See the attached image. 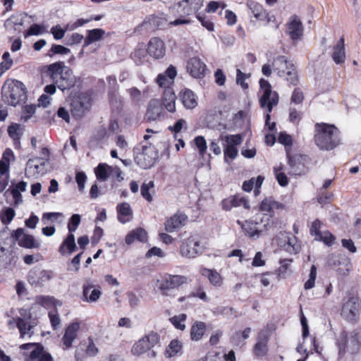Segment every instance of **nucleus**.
Masks as SVG:
<instances>
[{
  "label": "nucleus",
  "instance_id": "1",
  "mask_svg": "<svg viewBox=\"0 0 361 361\" xmlns=\"http://www.w3.org/2000/svg\"><path fill=\"white\" fill-rule=\"evenodd\" d=\"M286 205L276 201L272 197L264 198L259 205V212L244 221H237L244 235L251 239H257L269 231L274 224L275 210H283Z\"/></svg>",
  "mask_w": 361,
  "mask_h": 361
},
{
  "label": "nucleus",
  "instance_id": "2",
  "mask_svg": "<svg viewBox=\"0 0 361 361\" xmlns=\"http://www.w3.org/2000/svg\"><path fill=\"white\" fill-rule=\"evenodd\" d=\"M314 140L320 149L333 150L341 144V131L334 124L317 123L314 125Z\"/></svg>",
  "mask_w": 361,
  "mask_h": 361
},
{
  "label": "nucleus",
  "instance_id": "3",
  "mask_svg": "<svg viewBox=\"0 0 361 361\" xmlns=\"http://www.w3.org/2000/svg\"><path fill=\"white\" fill-rule=\"evenodd\" d=\"M260 91L262 94L259 98V104L262 108H265L267 114L265 115V127L269 131L276 130V123L271 122V115L273 108L276 106L279 102V95L276 91L272 90L269 82L264 78L259 81Z\"/></svg>",
  "mask_w": 361,
  "mask_h": 361
},
{
  "label": "nucleus",
  "instance_id": "4",
  "mask_svg": "<svg viewBox=\"0 0 361 361\" xmlns=\"http://www.w3.org/2000/svg\"><path fill=\"white\" fill-rule=\"evenodd\" d=\"M2 101L8 105L16 106L27 100V91L24 84L17 80H7L1 87Z\"/></svg>",
  "mask_w": 361,
  "mask_h": 361
},
{
  "label": "nucleus",
  "instance_id": "5",
  "mask_svg": "<svg viewBox=\"0 0 361 361\" xmlns=\"http://www.w3.org/2000/svg\"><path fill=\"white\" fill-rule=\"evenodd\" d=\"M274 73L280 78H284L290 85L296 86L299 82L298 71L295 65L285 56H277L271 63Z\"/></svg>",
  "mask_w": 361,
  "mask_h": 361
},
{
  "label": "nucleus",
  "instance_id": "6",
  "mask_svg": "<svg viewBox=\"0 0 361 361\" xmlns=\"http://www.w3.org/2000/svg\"><path fill=\"white\" fill-rule=\"evenodd\" d=\"M204 0H182L176 4L177 12L180 18L170 22V25L177 26L179 25L190 24L191 20L187 17L193 14L197 15L199 10L203 6Z\"/></svg>",
  "mask_w": 361,
  "mask_h": 361
},
{
  "label": "nucleus",
  "instance_id": "7",
  "mask_svg": "<svg viewBox=\"0 0 361 361\" xmlns=\"http://www.w3.org/2000/svg\"><path fill=\"white\" fill-rule=\"evenodd\" d=\"M159 334L157 332L151 331L135 343L131 348V353L134 355L140 356L147 352H149V356L155 357L157 353L152 349L159 344Z\"/></svg>",
  "mask_w": 361,
  "mask_h": 361
},
{
  "label": "nucleus",
  "instance_id": "8",
  "mask_svg": "<svg viewBox=\"0 0 361 361\" xmlns=\"http://www.w3.org/2000/svg\"><path fill=\"white\" fill-rule=\"evenodd\" d=\"M361 300L353 293H348L341 307V316L348 322L355 324L359 320Z\"/></svg>",
  "mask_w": 361,
  "mask_h": 361
},
{
  "label": "nucleus",
  "instance_id": "9",
  "mask_svg": "<svg viewBox=\"0 0 361 361\" xmlns=\"http://www.w3.org/2000/svg\"><path fill=\"white\" fill-rule=\"evenodd\" d=\"M99 352L92 336L81 340L75 346L74 359L75 361H85L87 357H96Z\"/></svg>",
  "mask_w": 361,
  "mask_h": 361
},
{
  "label": "nucleus",
  "instance_id": "10",
  "mask_svg": "<svg viewBox=\"0 0 361 361\" xmlns=\"http://www.w3.org/2000/svg\"><path fill=\"white\" fill-rule=\"evenodd\" d=\"M158 158V153L152 144L143 145L141 152H137L134 160L137 165L142 169H149L153 166Z\"/></svg>",
  "mask_w": 361,
  "mask_h": 361
},
{
  "label": "nucleus",
  "instance_id": "11",
  "mask_svg": "<svg viewBox=\"0 0 361 361\" xmlns=\"http://www.w3.org/2000/svg\"><path fill=\"white\" fill-rule=\"evenodd\" d=\"M188 278L182 275L166 274L157 281V286L164 295H168L170 290L178 288L187 283Z\"/></svg>",
  "mask_w": 361,
  "mask_h": 361
},
{
  "label": "nucleus",
  "instance_id": "12",
  "mask_svg": "<svg viewBox=\"0 0 361 361\" xmlns=\"http://www.w3.org/2000/svg\"><path fill=\"white\" fill-rule=\"evenodd\" d=\"M20 314L23 317H16L8 321V325L16 324L20 334V338H25V335L30 334V331L37 325L35 322H28L32 318V314L26 310H19Z\"/></svg>",
  "mask_w": 361,
  "mask_h": 361
},
{
  "label": "nucleus",
  "instance_id": "13",
  "mask_svg": "<svg viewBox=\"0 0 361 361\" xmlns=\"http://www.w3.org/2000/svg\"><path fill=\"white\" fill-rule=\"evenodd\" d=\"M288 165L289 166L288 173L293 176L304 175L307 169L306 163L308 157L305 154H295L291 155L287 152Z\"/></svg>",
  "mask_w": 361,
  "mask_h": 361
},
{
  "label": "nucleus",
  "instance_id": "14",
  "mask_svg": "<svg viewBox=\"0 0 361 361\" xmlns=\"http://www.w3.org/2000/svg\"><path fill=\"white\" fill-rule=\"evenodd\" d=\"M91 106V99L85 93L75 97L71 104V112L75 118H82Z\"/></svg>",
  "mask_w": 361,
  "mask_h": 361
},
{
  "label": "nucleus",
  "instance_id": "15",
  "mask_svg": "<svg viewBox=\"0 0 361 361\" xmlns=\"http://www.w3.org/2000/svg\"><path fill=\"white\" fill-rule=\"evenodd\" d=\"M81 324L82 322L76 319L66 327L61 338V348L63 350H68L73 347V342L78 337Z\"/></svg>",
  "mask_w": 361,
  "mask_h": 361
},
{
  "label": "nucleus",
  "instance_id": "16",
  "mask_svg": "<svg viewBox=\"0 0 361 361\" xmlns=\"http://www.w3.org/2000/svg\"><path fill=\"white\" fill-rule=\"evenodd\" d=\"M180 252L183 257L195 258L202 253L200 243L193 236L185 239L180 245Z\"/></svg>",
  "mask_w": 361,
  "mask_h": 361
},
{
  "label": "nucleus",
  "instance_id": "17",
  "mask_svg": "<svg viewBox=\"0 0 361 361\" xmlns=\"http://www.w3.org/2000/svg\"><path fill=\"white\" fill-rule=\"evenodd\" d=\"M67 67L63 61H56L42 67L43 77L49 78V81L56 84Z\"/></svg>",
  "mask_w": 361,
  "mask_h": 361
},
{
  "label": "nucleus",
  "instance_id": "18",
  "mask_svg": "<svg viewBox=\"0 0 361 361\" xmlns=\"http://www.w3.org/2000/svg\"><path fill=\"white\" fill-rule=\"evenodd\" d=\"M32 347H35V349L31 351L30 354V360H37V361H54L51 355L44 350L41 343H28L20 345L22 350H29Z\"/></svg>",
  "mask_w": 361,
  "mask_h": 361
},
{
  "label": "nucleus",
  "instance_id": "19",
  "mask_svg": "<svg viewBox=\"0 0 361 361\" xmlns=\"http://www.w3.org/2000/svg\"><path fill=\"white\" fill-rule=\"evenodd\" d=\"M177 75L175 66L170 65L163 73H159L156 78V82L159 87L164 90L173 89L174 79Z\"/></svg>",
  "mask_w": 361,
  "mask_h": 361
},
{
  "label": "nucleus",
  "instance_id": "20",
  "mask_svg": "<svg viewBox=\"0 0 361 361\" xmlns=\"http://www.w3.org/2000/svg\"><path fill=\"white\" fill-rule=\"evenodd\" d=\"M304 27L300 18L293 15L286 23V33L293 41L298 40L303 35Z\"/></svg>",
  "mask_w": 361,
  "mask_h": 361
},
{
  "label": "nucleus",
  "instance_id": "21",
  "mask_svg": "<svg viewBox=\"0 0 361 361\" xmlns=\"http://www.w3.org/2000/svg\"><path fill=\"white\" fill-rule=\"evenodd\" d=\"M243 206L245 209H249L250 204L248 200L243 196L239 194L230 195L224 198L221 202V209L226 212L230 211L233 207H238Z\"/></svg>",
  "mask_w": 361,
  "mask_h": 361
},
{
  "label": "nucleus",
  "instance_id": "22",
  "mask_svg": "<svg viewBox=\"0 0 361 361\" xmlns=\"http://www.w3.org/2000/svg\"><path fill=\"white\" fill-rule=\"evenodd\" d=\"M187 71L195 78H202L205 75L207 66L198 57L190 58L187 63Z\"/></svg>",
  "mask_w": 361,
  "mask_h": 361
},
{
  "label": "nucleus",
  "instance_id": "23",
  "mask_svg": "<svg viewBox=\"0 0 361 361\" xmlns=\"http://www.w3.org/2000/svg\"><path fill=\"white\" fill-rule=\"evenodd\" d=\"M102 295L100 287L95 288L90 281H85L82 285V300L87 302H97Z\"/></svg>",
  "mask_w": 361,
  "mask_h": 361
},
{
  "label": "nucleus",
  "instance_id": "24",
  "mask_svg": "<svg viewBox=\"0 0 361 361\" xmlns=\"http://www.w3.org/2000/svg\"><path fill=\"white\" fill-rule=\"evenodd\" d=\"M147 51L149 56L159 59L165 55L166 48L164 42L159 37H152L148 42Z\"/></svg>",
  "mask_w": 361,
  "mask_h": 361
},
{
  "label": "nucleus",
  "instance_id": "25",
  "mask_svg": "<svg viewBox=\"0 0 361 361\" xmlns=\"http://www.w3.org/2000/svg\"><path fill=\"white\" fill-rule=\"evenodd\" d=\"M76 82L77 78L73 75L72 70L67 67L56 84L59 90L64 92L73 87Z\"/></svg>",
  "mask_w": 361,
  "mask_h": 361
},
{
  "label": "nucleus",
  "instance_id": "26",
  "mask_svg": "<svg viewBox=\"0 0 361 361\" xmlns=\"http://www.w3.org/2000/svg\"><path fill=\"white\" fill-rule=\"evenodd\" d=\"M247 6L253 17L259 21H265L267 23L275 19L274 16H270L263 6L255 1H250Z\"/></svg>",
  "mask_w": 361,
  "mask_h": 361
},
{
  "label": "nucleus",
  "instance_id": "27",
  "mask_svg": "<svg viewBox=\"0 0 361 361\" xmlns=\"http://www.w3.org/2000/svg\"><path fill=\"white\" fill-rule=\"evenodd\" d=\"M187 221L188 216L185 214L176 213L166 221L165 230L169 233H173L176 229L185 226Z\"/></svg>",
  "mask_w": 361,
  "mask_h": 361
},
{
  "label": "nucleus",
  "instance_id": "28",
  "mask_svg": "<svg viewBox=\"0 0 361 361\" xmlns=\"http://www.w3.org/2000/svg\"><path fill=\"white\" fill-rule=\"evenodd\" d=\"M178 98L187 109H193L197 106V97L188 88L181 90L178 93Z\"/></svg>",
  "mask_w": 361,
  "mask_h": 361
},
{
  "label": "nucleus",
  "instance_id": "29",
  "mask_svg": "<svg viewBox=\"0 0 361 361\" xmlns=\"http://www.w3.org/2000/svg\"><path fill=\"white\" fill-rule=\"evenodd\" d=\"M23 131L24 129L22 126L17 123H12L8 127V135L12 139L16 149H19L21 147L20 139L23 135Z\"/></svg>",
  "mask_w": 361,
  "mask_h": 361
},
{
  "label": "nucleus",
  "instance_id": "30",
  "mask_svg": "<svg viewBox=\"0 0 361 361\" xmlns=\"http://www.w3.org/2000/svg\"><path fill=\"white\" fill-rule=\"evenodd\" d=\"M269 337L267 335L259 334L257 343L253 348V353L256 357H262L267 355L268 352L267 343Z\"/></svg>",
  "mask_w": 361,
  "mask_h": 361
},
{
  "label": "nucleus",
  "instance_id": "31",
  "mask_svg": "<svg viewBox=\"0 0 361 361\" xmlns=\"http://www.w3.org/2000/svg\"><path fill=\"white\" fill-rule=\"evenodd\" d=\"M176 96L173 89L164 90L161 97V104L170 113L176 111Z\"/></svg>",
  "mask_w": 361,
  "mask_h": 361
},
{
  "label": "nucleus",
  "instance_id": "32",
  "mask_svg": "<svg viewBox=\"0 0 361 361\" xmlns=\"http://www.w3.org/2000/svg\"><path fill=\"white\" fill-rule=\"evenodd\" d=\"M207 331V324L204 322L195 321L192 323L190 330V337L192 341H199Z\"/></svg>",
  "mask_w": 361,
  "mask_h": 361
},
{
  "label": "nucleus",
  "instance_id": "33",
  "mask_svg": "<svg viewBox=\"0 0 361 361\" xmlns=\"http://www.w3.org/2000/svg\"><path fill=\"white\" fill-rule=\"evenodd\" d=\"M49 279V276L44 270H31L27 275V281L32 286H41L42 283Z\"/></svg>",
  "mask_w": 361,
  "mask_h": 361
},
{
  "label": "nucleus",
  "instance_id": "34",
  "mask_svg": "<svg viewBox=\"0 0 361 361\" xmlns=\"http://www.w3.org/2000/svg\"><path fill=\"white\" fill-rule=\"evenodd\" d=\"M117 218L119 222L125 224L133 219V211L128 202H122L116 207Z\"/></svg>",
  "mask_w": 361,
  "mask_h": 361
},
{
  "label": "nucleus",
  "instance_id": "35",
  "mask_svg": "<svg viewBox=\"0 0 361 361\" xmlns=\"http://www.w3.org/2000/svg\"><path fill=\"white\" fill-rule=\"evenodd\" d=\"M135 240L145 243L147 240V233L142 228H137L127 234L125 242L127 245H131Z\"/></svg>",
  "mask_w": 361,
  "mask_h": 361
},
{
  "label": "nucleus",
  "instance_id": "36",
  "mask_svg": "<svg viewBox=\"0 0 361 361\" xmlns=\"http://www.w3.org/2000/svg\"><path fill=\"white\" fill-rule=\"evenodd\" d=\"M76 248L75 236L73 233H69L61 244L59 252L61 255H71L76 250Z\"/></svg>",
  "mask_w": 361,
  "mask_h": 361
},
{
  "label": "nucleus",
  "instance_id": "37",
  "mask_svg": "<svg viewBox=\"0 0 361 361\" xmlns=\"http://www.w3.org/2000/svg\"><path fill=\"white\" fill-rule=\"evenodd\" d=\"M188 298H198L204 302H209L210 300L205 291L204 284L200 280L197 281L195 286L188 294Z\"/></svg>",
  "mask_w": 361,
  "mask_h": 361
},
{
  "label": "nucleus",
  "instance_id": "38",
  "mask_svg": "<svg viewBox=\"0 0 361 361\" xmlns=\"http://www.w3.org/2000/svg\"><path fill=\"white\" fill-rule=\"evenodd\" d=\"M162 113L161 106L158 100H152L147 107L146 111V116L148 121H156L158 119Z\"/></svg>",
  "mask_w": 361,
  "mask_h": 361
},
{
  "label": "nucleus",
  "instance_id": "39",
  "mask_svg": "<svg viewBox=\"0 0 361 361\" xmlns=\"http://www.w3.org/2000/svg\"><path fill=\"white\" fill-rule=\"evenodd\" d=\"M284 250L290 254H297L300 250V245L298 242V238L289 233L286 237V242L283 245Z\"/></svg>",
  "mask_w": 361,
  "mask_h": 361
},
{
  "label": "nucleus",
  "instance_id": "40",
  "mask_svg": "<svg viewBox=\"0 0 361 361\" xmlns=\"http://www.w3.org/2000/svg\"><path fill=\"white\" fill-rule=\"evenodd\" d=\"M332 59L337 64L343 63L345 59L344 38L342 37L334 47Z\"/></svg>",
  "mask_w": 361,
  "mask_h": 361
},
{
  "label": "nucleus",
  "instance_id": "41",
  "mask_svg": "<svg viewBox=\"0 0 361 361\" xmlns=\"http://www.w3.org/2000/svg\"><path fill=\"white\" fill-rule=\"evenodd\" d=\"M105 31L101 28H95L87 31V35L84 39V47H87L92 43L99 41L102 38Z\"/></svg>",
  "mask_w": 361,
  "mask_h": 361
},
{
  "label": "nucleus",
  "instance_id": "42",
  "mask_svg": "<svg viewBox=\"0 0 361 361\" xmlns=\"http://www.w3.org/2000/svg\"><path fill=\"white\" fill-rule=\"evenodd\" d=\"M202 274L207 276L210 283L215 287H220L223 284V278L216 270L204 269Z\"/></svg>",
  "mask_w": 361,
  "mask_h": 361
},
{
  "label": "nucleus",
  "instance_id": "43",
  "mask_svg": "<svg viewBox=\"0 0 361 361\" xmlns=\"http://www.w3.org/2000/svg\"><path fill=\"white\" fill-rule=\"evenodd\" d=\"M112 167L106 164L100 163L94 169L96 177L99 180H106L110 176Z\"/></svg>",
  "mask_w": 361,
  "mask_h": 361
},
{
  "label": "nucleus",
  "instance_id": "44",
  "mask_svg": "<svg viewBox=\"0 0 361 361\" xmlns=\"http://www.w3.org/2000/svg\"><path fill=\"white\" fill-rule=\"evenodd\" d=\"M183 348L182 343L178 339H173L165 350V355L167 357H172L181 352Z\"/></svg>",
  "mask_w": 361,
  "mask_h": 361
},
{
  "label": "nucleus",
  "instance_id": "45",
  "mask_svg": "<svg viewBox=\"0 0 361 361\" xmlns=\"http://www.w3.org/2000/svg\"><path fill=\"white\" fill-rule=\"evenodd\" d=\"M348 343V334L346 331H342L336 339V345L338 346L339 354H345Z\"/></svg>",
  "mask_w": 361,
  "mask_h": 361
},
{
  "label": "nucleus",
  "instance_id": "46",
  "mask_svg": "<svg viewBox=\"0 0 361 361\" xmlns=\"http://www.w3.org/2000/svg\"><path fill=\"white\" fill-rule=\"evenodd\" d=\"M18 245L22 247L31 249L39 247V244L36 242L35 238L32 235L25 234L23 235V238L19 240Z\"/></svg>",
  "mask_w": 361,
  "mask_h": 361
},
{
  "label": "nucleus",
  "instance_id": "47",
  "mask_svg": "<svg viewBox=\"0 0 361 361\" xmlns=\"http://www.w3.org/2000/svg\"><path fill=\"white\" fill-rule=\"evenodd\" d=\"M283 169V166L281 164L274 168V172L279 184L282 187H286L288 184V178L286 173L282 171Z\"/></svg>",
  "mask_w": 361,
  "mask_h": 361
},
{
  "label": "nucleus",
  "instance_id": "48",
  "mask_svg": "<svg viewBox=\"0 0 361 361\" xmlns=\"http://www.w3.org/2000/svg\"><path fill=\"white\" fill-rule=\"evenodd\" d=\"M71 53L70 49L61 44H53L48 51L47 56L51 58L56 54L66 55Z\"/></svg>",
  "mask_w": 361,
  "mask_h": 361
},
{
  "label": "nucleus",
  "instance_id": "49",
  "mask_svg": "<svg viewBox=\"0 0 361 361\" xmlns=\"http://www.w3.org/2000/svg\"><path fill=\"white\" fill-rule=\"evenodd\" d=\"M15 211L11 207H8L0 212V219L3 224L7 225L11 222L15 216Z\"/></svg>",
  "mask_w": 361,
  "mask_h": 361
},
{
  "label": "nucleus",
  "instance_id": "50",
  "mask_svg": "<svg viewBox=\"0 0 361 361\" xmlns=\"http://www.w3.org/2000/svg\"><path fill=\"white\" fill-rule=\"evenodd\" d=\"M250 77V73H244L240 69L236 70V83L240 85L244 90H247L249 85L245 80Z\"/></svg>",
  "mask_w": 361,
  "mask_h": 361
},
{
  "label": "nucleus",
  "instance_id": "51",
  "mask_svg": "<svg viewBox=\"0 0 361 361\" xmlns=\"http://www.w3.org/2000/svg\"><path fill=\"white\" fill-rule=\"evenodd\" d=\"M106 80L110 85L111 89L109 90L108 95L109 101L111 102L114 97H116V93L118 90V85L117 84L116 78L114 75H109L106 78Z\"/></svg>",
  "mask_w": 361,
  "mask_h": 361
},
{
  "label": "nucleus",
  "instance_id": "52",
  "mask_svg": "<svg viewBox=\"0 0 361 361\" xmlns=\"http://www.w3.org/2000/svg\"><path fill=\"white\" fill-rule=\"evenodd\" d=\"M186 317V314H181L171 317L169 320L176 329L183 331L185 329V325L183 322L185 321Z\"/></svg>",
  "mask_w": 361,
  "mask_h": 361
},
{
  "label": "nucleus",
  "instance_id": "53",
  "mask_svg": "<svg viewBox=\"0 0 361 361\" xmlns=\"http://www.w3.org/2000/svg\"><path fill=\"white\" fill-rule=\"evenodd\" d=\"M335 240V236L329 231H325L322 232L320 236L317 237L315 240L322 241L325 245L331 246L334 244Z\"/></svg>",
  "mask_w": 361,
  "mask_h": 361
},
{
  "label": "nucleus",
  "instance_id": "54",
  "mask_svg": "<svg viewBox=\"0 0 361 361\" xmlns=\"http://www.w3.org/2000/svg\"><path fill=\"white\" fill-rule=\"evenodd\" d=\"M322 226V222L317 219L313 221L310 226V234L314 237V240L322 234L321 228Z\"/></svg>",
  "mask_w": 361,
  "mask_h": 361
},
{
  "label": "nucleus",
  "instance_id": "55",
  "mask_svg": "<svg viewBox=\"0 0 361 361\" xmlns=\"http://www.w3.org/2000/svg\"><path fill=\"white\" fill-rule=\"evenodd\" d=\"M317 278V267L312 264L310 268L308 280L305 283L304 288L305 290L312 288L315 284V280Z\"/></svg>",
  "mask_w": 361,
  "mask_h": 361
},
{
  "label": "nucleus",
  "instance_id": "56",
  "mask_svg": "<svg viewBox=\"0 0 361 361\" xmlns=\"http://www.w3.org/2000/svg\"><path fill=\"white\" fill-rule=\"evenodd\" d=\"M48 317L53 330H56L61 324V319L59 317L58 310L54 308L53 310L49 311Z\"/></svg>",
  "mask_w": 361,
  "mask_h": 361
},
{
  "label": "nucleus",
  "instance_id": "57",
  "mask_svg": "<svg viewBox=\"0 0 361 361\" xmlns=\"http://www.w3.org/2000/svg\"><path fill=\"white\" fill-rule=\"evenodd\" d=\"M197 19L201 23V25L209 31H213L214 25L213 22L207 16L203 13H197L196 15Z\"/></svg>",
  "mask_w": 361,
  "mask_h": 361
},
{
  "label": "nucleus",
  "instance_id": "58",
  "mask_svg": "<svg viewBox=\"0 0 361 361\" xmlns=\"http://www.w3.org/2000/svg\"><path fill=\"white\" fill-rule=\"evenodd\" d=\"M154 187L153 181H149L148 183H142L140 188L142 196L149 202L153 200V197L149 192L150 188Z\"/></svg>",
  "mask_w": 361,
  "mask_h": 361
},
{
  "label": "nucleus",
  "instance_id": "59",
  "mask_svg": "<svg viewBox=\"0 0 361 361\" xmlns=\"http://www.w3.org/2000/svg\"><path fill=\"white\" fill-rule=\"evenodd\" d=\"M81 217L79 214H75L71 216L68 224L69 233L74 232L80 223Z\"/></svg>",
  "mask_w": 361,
  "mask_h": 361
},
{
  "label": "nucleus",
  "instance_id": "60",
  "mask_svg": "<svg viewBox=\"0 0 361 361\" xmlns=\"http://www.w3.org/2000/svg\"><path fill=\"white\" fill-rule=\"evenodd\" d=\"M293 259H281L279 261L280 267L277 269L279 276H283L290 269Z\"/></svg>",
  "mask_w": 361,
  "mask_h": 361
},
{
  "label": "nucleus",
  "instance_id": "61",
  "mask_svg": "<svg viewBox=\"0 0 361 361\" xmlns=\"http://www.w3.org/2000/svg\"><path fill=\"white\" fill-rule=\"evenodd\" d=\"M200 156L204 157L207 152V142L204 137L197 136L194 140Z\"/></svg>",
  "mask_w": 361,
  "mask_h": 361
},
{
  "label": "nucleus",
  "instance_id": "62",
  "mask_svg": "<svg viewBox=\"0 0 361 361\" xmlns=\"http://www.w3.org/2000/svg\"><path fill=\"white\" fill-rule=\"evenodd\" d=\"M45 32V29L40 25L38 24H32L29 29L25 33V37H27L28 36L32 35H39Z\"/></svg>",
  "mask_w": 361,
  "mask_h": 361
},
{
  "label": "nucleus",
  "instance_id": "63",
  "mask_svg": "<svg viewBox=\"0 0 361 361\" xmlns=\"http://www.w3.org/2000/svg\"><path fill=\"white\" fill-rule=\"evenodd\" d=\"M225 141L227 143L226 145L236 147L242 143L243 138L240 134L229 135L225 137Z\"/></svg>",
  "mask_w": 361,
  "mask_h": 361
},
{
  "label": "nucleus",
  "instance_id": "64",
  "mask_svg": "<svg viewBox=\"0 0 361 361\" xmlns=\"http://www.w3.org/2000/svg\"><path fill=\"white\" fill-rule=\"evenodd\" d=\"M224 159L226 161L227 158L231 160L234 159L238 156V149L236 147L231 145H226L224 149Z\"/></svg>",
  "mask_w": 361,
  "mask_h": 361
}]
</instances>
